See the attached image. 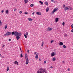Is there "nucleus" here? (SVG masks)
Segmentation results:
<instances>
[{
  "instance_id": "obj_12",
  "label": "nucleus",
  "mask_w": 73,
  "mask_h": 73,
  "mask_svg": "<svg viewBox=\"0 0 73 73\" xmlns=\"http://www.w3.org/2000/svg\"><path fill=\"white\" fill-rule=\"evenodd\" d=\"M58 19H59V18H56L55 21L56 22H58Z\"/></svg>"
},
{
  "instance_id": "obj_56",
  "label": "nucleus",
  "mask_w": 73,
  "mask_h": 73,
  "mask_svg": "<svg viewBox=\"0 0 73 73\" xmlns=\"http://www.w3.org/2000/svg\"><path fill=\"white\" fill-rule=\"evenodd\" d=\"M20 49L21 50V48L20 47Z\"/></svg>"
},
{
  "instance_id": "obj_29",
  "label": "nucleus",
  "mask_w": 73,
  "mask_h": 73,
  "mask_svg": "<svg viewBox=\"0 0 73 73\" xmlns=\"http://www.w3.org/2000/svg\"><path fill=\"white\" fill-rule=\"evenodd\" d=\"M67 36V34H64V37H66V36Z\"/></svg>"
},
{
  "instance_id": "obj_34",
  "label": "nucleus",
  "mask_w": 73,
  "mask_h": 73,
  "mask_svg": "<svg viewBox=\"0 0 73 73\" xmlns=\"http://www.w3.org/2000/svg\"><path fill=\"white\" fill-rule=\"evenodd\" d=\"M23 54H21V58H22V57H23Z\"/></svg>"
},
{
  "instance_id": "obj_11",
  "label": "nucleus",
  "mask_w": 73,
  "mask_h": 73,
  "mask_svg": "<svg viewBox=\"0 0 73 73\" xmlns=\"http://www.w3.org/2000/svg\"><path fill=\"white\" fill-rule=\"evenodd\" d=\"M69 9L68 7H66L64 8V10L65 11H67V10H69Z\"/></svg>"
},
{
  "instance_id": "obj_53",
  "label": "nucleus",
  "mask_w": 73,
  "mask_h": 73,
  "mask_svg": "<svg viewBox=\"0 0 73 73\" xmlns=\"http://www.w3.org/2000/svg\"><path fill=\"white\" fill-rule=\"evenodd\" d=\"M70 10H71V9H72V8L70 7Z\"/></svg>"
},
{
  "instance_id": "obj_44",
  "label": "nucleus",
  "mask_w": 73,
  "mask_h": 73,
  "mask_svg": "<svg viewBox=\"0 0 73 73\" xmlns=\"http://www.w3.org/2000/svg\"><path fill=\"white\" fill-rule=\"evenodd\" d=\"M1 57L2 58H4V56H1Z\"/></svg>"
},
{
  "instance_id": "obj_13",
  "label": "nucleus",
  "mask_w": 73,
  "mask_h": 73,
  "mask_svg": "<svg viewBox=\"0 0 73 73\" xmlns=\"http://www.w3.org/2000/svg\"><path fill=\"white\" fill-rule=\"evenodd\" d=\"M60 45V46H62V45H63V43L62 42H60L59 43Z\"/></svg>"
},
{
  "instance_id": "obj_60",
  "label": "nucleus",
  "mask_w": 73,
  "mask_h": 73,
  "mask_svg": "<svg viewBox=\"0 0 73 73\" xmlns=\"http://www.w3.org/2000/svg\"><path fill=\"white\" fill-rule=\"evenodd\" d=\"M21 52H22V51H21Z\"/></svg>"
},
{
  "instance_id": "obj_15",
  "label": "nucleus",
  "mask_w": 73,
  "mask_h": 73,
  "mask_svg": "<svg viewBox=\"0 0 73 73\" xmlns=\"http://www.w3.org/2000/svg\"><path fill=\"white\" fill-rule=\"evenodd\" d=\"M20 38V37H19V36H16V38L17 40H18L19 39V38Z\"/></svg>"
},
{
  "instance_id": "obj_16",
  "label": "nucleus",
  "mask_w": 73,
  "mask_h": 73,
  "mask_svg": "<svg viewBox=\"0 0 73 73\" xmlns=\"http://www.w3.org/2000/svg\"><path fill=\"white\" fill-rule=\"evenodd\" d=\"M24 2L25 4H27L28 3V0H24Z\"/></svg>"
},
{
  "instance_id": "obj_35",
  "label": "nucleus",
  "mask_w": 73,
  "mask_h": 73,
  "mask_svg": "<svg viewBox=\"0 0 73 73\" xmlns=\"http://www.w3.org/2000/svg\"><path fill=\"white\" fill-rule=\"evenodd\" d=\"M30 6H31V7H33V4H31L30 5Z\"/></svg>"
},
{
  "instance_id": "obj_39",
  "label": "nucleus",
  "mask_w": 73,
  "mask_h": 73,
  "mask_svg": "<svg viewBox=\"0 0 73 73\" xmlns=\"http://www.w3.org/2000/svg\"><path fill=\"white\" fill-rule=\"evenodd\" d=\"M67 70L68 71H70V70L69 68H68Z\"/></svg>"
},
{
  "instance_id": "obj_21",
  "label": "nucleus",
  "mask_w": 73,
  "mask_h": 73,
  "mask_svg": "<svg viewBox=\"0 0 73 73\" xmlns=\"http://www.w3.org/2000/svg\"><path fill=\"white\" fill-rule=\"evenodd\" d=\"M45 4L46 5H48V2H46L45 3Z\"/></svg>"
},
{
  "instance_id": "obj_2",
  "label": "nucleus",
  "mask_w": 73,
  "mask_h": 73,
  "mask_svg": "<svg viewBox=\"0 0 73 73\" xmlns=\"http://www.w3.org/2000/svg\"><path fill=\"white\" fill-rule=\"evenodd\" d=\"M11 35V32H8L4 36H10Z\"/></svg>"
},
{
  "instance_id": "obj_43",
  "label": "nucleus",
  "mask_w": 73,
  "mask_h": 73,
  "mask_svg": "<svg viewBox=\"0 0 73 73\" xmlns=\"http://www.w3.org/2000/svg\"><path fill=\"white\" fill-rule=\"evenodd\" d=\"M14 11H16V10H17V9H14Z\"/></svg>"
},
{
  "instance_id": "obj_48",
  "label": "nucleus",
  "mask_w": 73,
  "mask_h": 73,
  "mask_svg": "<svg viewBox=\"0 0 73 73\" xmlns=\"http://www.w3.org/2000/svg\"><path fill=\"white\" fill-rule=\"evenodd\" d=\"M37 53V52H35L34 54H36Z\"/></svg>"
},
{
  "instance_id": "obj_25",
  "label": "nucleus",
  "mask_w": 73,
  "mask_h": 73,
  "mask_svg": "<svg viewBox=\"0 0 73 73\" xmlns=\"http://www.w3.org/2000/svg\"><path fill=\"white\" fill-rule=\"evenodd\" d=\"M37 73H42V72L41 71H40L39 72H38H38H37Z\"/></svg>"
},
{
  "instance_id": "obj_7",
  "label": "nucleus",
  "mask_w": 73,
  "mask_h": 73,
  "mask_svg": "<svg viewBox=\"0 0 73 73\" xmlns=\"http://www.w3.org/2000/svg\"><path fill=\"white\" fill-rule=\"evenodd\" d=\"M36 14L38 15H41V13L39 12H37L36 13Z\"/></svg>"
},
{
  "instance_id": "obj_33",
  "label": "nucleus",
  "mask_w": 73,
  "mask_h": 73,
  "mask_svg": "<svg viewBox=\"0 0 73 73\" xmlns=\"http://www.w3.org/2000/svg\"><path fill=\"white\" fill-rule=\"evenodd\" d=\"M3 23L1 22V21L0 20V24H2Z\"/></svg>"
},
{
  "instance_id": "obj_27",
  "label": "nucleus",
  "mask_w": 73,
  "mask_h": 73,
  "mask_svg": "<svg viewBox=\"0 0 73 73\" xmlns=\"http://www.w3.org/2000/svg\"><path fill=\"white\" fill-rule=\"evenodd\" d=\"M11 34L12 35H15V33L14 32H12L11 33Z\"/></svg>"
},
{
  "instance_id": "obj_28",
  "label": "nucleus",
  "mask_w": 73,
  "mask_h": 73,
  "mask_svg": "<svg viewBox=\"0 0 73 73\" xmlns=\"http://www.w3.org/2000/svg\"><path fill=\"white\" fill-rule=\"evenodd\" d=\"M9 67L8 66L7 69V71H8V70H9Z\"/></svg>"
},
{
  "instance_id": "obj_26",
  "label": "nucleus",
  "mask_w": 73,
  "mask_h": 73,
  "mask_svg": "<svg viewBox=\"0 0 73 73\" xmlns=\"http://www.w3.org/2000/svg\"><path fill=\"white\" fill-rule=\"evenodd\" d=\"M43 45H44V42H42V46H43Z\"/></svg>"
},
{
  "instance_id": "obj_10",
  "label": "nucleus",
  "mask_w": 73,
  "mask_h": 73,
  "mask_svg": "<svg viewBox=\"0 0 73 73\" xmlns=\"http://www.w3.org/2000/svg\"><path fill=\"white\" fill-rule=\"evenodd\" d=\"M38 53H37L36 54V55L35 56V58H38Z\"/></svg>"
},
{
  "instance_id": "obj_4",
  "label": "nucleus",
  "mask_w": 73,
  "mask_h": 73,
  "mask_svg": "<svg viewBox=\"0 0 73 73\" xmlns=\"http://www.w3.org/2000/svg\"><path fill=\"white\" fill-rule=\"evenodd\" d=\"M57 10H58V8L56 7L54 9V10L52 12V13H54L56 12V11H57Z\"/></svg>"
},
{
  "instance_id": "obj_55",
  "label": "nucleus",
  "mask_w": 73,
  "mask_h": 73,
  "mask_svg": "<svg viewBox=\"0 0 73 73\" xmlns=\"http://www.w3.org/2000/svg\"><path fill=\"white\" fill-rule=\"evenodd\" d=\"M4 46H5V45H3V47H4Z\"/></svg>"
},
{
  "instance_id": "obj_51",
  "label": "nucleus",
  "mask_w": 73,
  "mask_h": 73,
  "mask_svg": "<svg viewBox=\"0 0 73 73\" xmlns=\"http://www.w3.org/2000/svg\"><path fill=\"white\" fill-rule=\"evenodd\" d=\"M29 50H27V52L29 53Z\"/></svg>"
},
{
  "instance_id": "obj_32",
  "label": "nucleus",
  "mask_w": 73,
  "mask_h": 73,
  "mask_svg": "<svg viewBox=\"0 0 73 73\" xmlns=\"http://www.w3.org/2000/svg\"><path fill=\"white\" fill-rule=\"evenodd\" d=\"M53 41H54V40H52L51 41V44H52V42H53Z\"/></svg>"
},
{
  "instance_id": "obj_23",
  "label": "nucleus",
  "mask_w": 73,
  "mask_h": 73,
  "mask_svg": "<svg viewBox=\"0 0 73 73\" xmlns=\"http://www.w3.org/2000/svg\"><path fill=\"white\" fill-rule=\"evenodd\" d=\"M52 60L53 61H55L56 60V58H55V57L53 58H52Z\"/></svg>"
},
{
  "instance_id": "obj_5",
  "label": "nucleus",
  "mask_w": 73,
  "mask_h": 73,
  "mask_svg": "<svg viewBox=\"0 0 73 73\" xmlns=\"http://www.w3.org/2000/svg\"><path fill=\"white\" fill-rule=\"evenodd\" d=\"M53 29L52 28L48 27L47 29V31H52Z\"/></svg>"
},
{
  "instance_id": "obj_49",
  "label": "nucleus",
  "mask_w": 73,
  "mask_h": 73,
  "mask_svg": "<svg viewBox=\"0 0 73 73\" xmlns=\"http://www.w3.org/2000/svg\"><path fill=\"white\" fill-rule=\"evenodd\" d=\"M46 61H44V64H45V63H46Z\"/></svg>"
},
{
  "instance_id": "obj_30",
  "label": "nucleus",
  "mask_w": 73,
  "mask_h": 73,
  "mask_svg": "<svg viewBox=\"0 0 73 73\" xmlns=\"http://www.w3.org/2000/svg\"><path fill=\"white\" fill-rule=\"evenodd\" d=\"M63 48H66V46L65 45H64L63 46Z\"/></svg>"
},
{
  "instance_id": "obj_37",
  "label": "nucleus",
  "mask_w": 73,
  "mask_h": 73,
  "mask_svg": "<svg viewBox=\"0 0 73 73\" xmlns=\"http://www.w3.org/2000/svg\"><path fill=\"white\" fill-rule=\"evenodd\" d=\"M24 13H25V15H27V14H28V13H27V12H25Z\"/></svg>"
},
{
  "instance_id": "obj_36",
  "label": "nucleus",
  "mask_w": 73,
  "mask_h": 73,
  "mask_svg": "<svg viewBox=\"0 0 73 73\" xmlns=\"http://www.w3.org/2000/svg\"><path fill=\"white\" fill-rule=\"evenodd\" d=\"M26 35H28V32L26 33Z\"/></svg>"
},
{
  "instance_id": "obj_59",
  "label": "nucleus",
  "mask_w": 73,
  "mask_h": 73,
  "mask_svg": "<svg viewBox=\"0 0 73 73\" xmlns=\"http://www.w3.org/2000/svg\"><path fill=\"white\" fill-rule=\"evenodd\" d=\"M50 68H53V67L52 66H51L50 67Z\"/></svg>"
},
{
  "instance_id": "obj_9",
  "label": "nucleus",
  "mask_w": 73,
  "mask_h": 73,
  "mask_svg": "<svg viewBox=\"0 0 73 73\" xmlns=\"http://www.w3.org/2000/svg\"><path fill=\"white\" fill-rule=\"evenodd\" d=\"M14 64L15 65H16V64H17V65H19V62H17V61H15L14 62Z\"/></svg>"
},
{
  "instance_id": "obj_38",
  "label": "nucleus",
  "mask_w": 73,
  "mask_h": 73,
  "mask_svg": "<svg viewBox=\"0 0 73 73\" xmlns=\"http://www.w3.org/2000/svg\"><path fill=\"white\" fill-rule=\"evenodd\" d=\"M19 13H20V14L22 13V11H20L19 12Z\"/></svg>"
},
{
  "instance_id": "obj_54",
  "label": "nucleus",
  "mask_w": 73,
  "mask_h": 73,
  "mask_svg": "<svg viewBox=\"0 0 73 73\" xmlns=\"http://www.w3.org/2000/svg\"><path fill=\"white\" fill-rule=\"evenodd\" d=\"M53 0H51V2H53Z\"/></svg>"
},
{
  "instance_id": "obj_8",
  "label": "nucleus",
  "mask_w": 73,
  "mask_h": 73,
  "mask_svg": "<svg viewBox=\"0 0 73 73\" xmlns=\"http://www.w3.org/2000/svg\"><path fill=\"white\" fill-rule=\"evenodd\" d=\"M55 55V54L54 53V52H52L51 53V56L52 57H53V56H54V55Z\"/></svg>"
},
{
  "instance_id": "obj_47",
  "label": "nucleus",
  "mask_w": 73,
  "mask_h": 73,
  "mask_svg": "<svg viewBox=\"0 0 73 73\" xmlns=\"http://www.w3.org/2000/svg\"><path fill=\"white\" fill-rule=\"evenodd\" d=\"M71 32H72V33H73V29H72L71 30Z\"/></svg>"
},
{
  "instance_id": "obj_20",
  "label": "nucleus",
  "mask_w": 73,
  "mask_h": 73,
  "mask_svg": "<svg viewBox=\"0 0 73 73\" xmlns=\"http://www.w3.org/2000/svg\"><path fill=\"white\" fill-rule=\"evenodd\" d=\"M39 3L41 4L42 5L43 4V2H42L41 1H39Z\"/></svg>"
},
{
  "instance_id": "obj_18",
  "label": "nucleus",
  "mask_w": 73,
  "mask_h": 73,
  "mask_svg": "<svg viewBox=\"0 0 73 73\" xmlns=\"http://www.w3.org/2000/svg\"><path fill=\"white\" fill-rule=\"evenodd\" d=\"M48 11H49V8L47 7L46 10V11L48 12Z\"/></svg>"
},
{
  "instance_id": "obj_22",
  "label": "nucleus",
  "mask_w": 73,
  "mask_h": 73,
  "mask_svg": "<svg viewBox=\"0 0 73 73\" xmlns=\"http://www.w3.org/2000/svg\"><path fill=\"white\" fill-rule=\"evenodd\" d=\"M24 36H25V38H27V35L25 34Z\"/></svg>"
},
{
  "instance_id": "obj_58",
  "label": "nucleus",
  "mask_w": 73,
  "mask_h": 73,
  "mask_svg": "<svg viewBox=\"0 0 73 73\" xmlns=\"http://www.w3.org/2000/svg\"><path fill=\"white\" fill-rule=\"evenodd\" d=\"M64 62H64V61H62V63H64Z\"/></svg>"
},
{
  "instance_id": "obj_31",
  "label": "nucleus",
  "mask_w": 73,
  "mask_h": 73,
  "mask_svg": "<svg viewBox=\"0 0 73 73\" xmlns=\"http://www.w3.org/2000/svg\"><path fill=\"white\" fill-rule=\"evenodd\" d=\"M62 25L63 26H65V22H63L62 23Z\"/></svg>"
},
{
  "instance_id": "obj_19",
  "label": "nucleus",
  "mask_w": 73,
  "mask_h": 73,
  "mask_svg": "<svg viewBox=\"0 0 73 73\" xmlns=\"http://www.w3.org/2000/svg\"><path fill=\"white\" fill-rule=\"evenodd\" d=\"M18 35L20 36L21 35V33H18Z\"/></svg>"
},
{
  "instance_id": "obj_57",
  "label": "nucleus",
  "mask_w": 73,
  "mask_h": 73,
  "mask_svg": "<svg viewBox=\"0 0 73 73\" xmlns=\"http://www.w3.org/2000/svg\"><path fill=\"white\" fill-rule=\"evenodd\" d=\"M39 61H41V60L40 58H39Z\"/></svg>"
},
{
  "instance_id": "obj_14",
  "label": "nucleus",
  "mask_w": 73,
  "mask_h": 73,
  "mask_svg": "<svg viewBox=\"0 0 73 73\" xmlns=\"http://www.w3.org/2000/svg\"><path fill=\"white\" fill-rule=\"evenodd\" d=\"M5 12L7 14H8V13H9V11L8 10V9L6 10L5 11Z\"/></svg>"
},
{
  "instance_id": "obj_41",
  "label": "nucleus",
  "mask_w": 73,
  "mask_h": 73,
  "mask_svg": "<svg viewBox=\"0 0 73 73\" xmlns=\"http://www.w3.org/2000/svg\"><path fill=\"white\" fill-rule=\"evenodd\" d=\"M11 38L9 39V41H11Z\"/></svg>"
},
{
  "instance_id": "obj_52",
  "label": "nucleus",
  "mask_w": 73,
  "mask_h": 73,
  "mask_svg": "<svg viewBox=\"0 0 73 73\" xmlns=\"http://www.w3.org/2000/svg\"><path fill=\"white\" fill-rule=\"evenodd\" d=\"M2 56V55H1V54H0V57H1Z\"/></svg>"
},
{
  "instance_id": "obj_1",
  "label": "nucleus",
  "mask_w": 73,
  "mask_h": 73,
  "mask_svg": "<svg viewBox=\"0 0 73 73\" xmlns=\"http://www.w3.org/2000/svg\"><path fill=\"white\" fill-rule=\"evenodd\" d=\"M27 54H25V58L26 60V65H28V63H29V59H28V58L27 57Z\"/></svg>"
},
{
  "instance_id": "obj_40",
  "label": "nucleus",
  "mask_w": 73,
  "mask_h": 73,
  "mask_svg": "<svg viewBox=\"0 0 73 73\" xmlns=\"http://www.w3.org/2000/svg\"><path fill=\"white\" fill-rule=\"evenodd\" d=\"M65 7H66L65 5H63V7L65 8Z\"/></svg>"
},
{
  "instance_id": "obj_3",
  "label": "nucleus",
  "mask_w": 73,
  "mask_h": 73,
  "mask_svg": "<svg viewBox=\"0 0 73 73\" xmlns=\"http://www.w3.org/2000/svg\"><path fill=\"white\" fill-rule=\"evenodd\" d=\"M39 70H43V72H42V73H47V72H46V71L45 69H43L42 68H40Z\"/></svg>"
},
{
  "instance_id": "obj_45",
  "label": "nucleus",
  "mask_w": 73,
  "mask_h": 73,
  "mask_svg": "<svg viewBox=\"0 0 73 73\" xmlns=\"http://www.w3.org/2000/svg\"><path fill=\"white\" fill-rule=\"evenodd\" d=\"M3 12H4V11L3 10H2L1 11V13H3Z\"/></svg>"
},
{
  "instance_id": "obj_24",
  "label": "nucleus",
  "mask_w": 73,
  "mask_h": 73,
  "mask_svg": "<svg viewBox=\"0 0 73 73\" xmlns=\"http://www.w3.org/2000/svg\"><path fill=\"white\" fill-rule=\"evenodd\" d=\"M7 25H6V26L5 27V29H7Z\"/></svg>"
},
{
  "instance_id": "obj_46",
  "label": "nucleus",
  "mask_w": 73,
  "mask_h": 73,
  "mask_svg": "<svg viewBox=\"0 0 73 73\" xmlns=\"http://www.w3.org/2000/svg\"><path fill=\"white\" fill-rule=\"evenodd\" d=\"M54 3H56V2L55 1H54L53 2Z\"/></svg>"
},
{
  "instance_id": "obj_17",
  "label": "nucleus",
  "mask_w": 73,
  "mask_h": 73,
  "mask_svg": "<svg viewBox=\"0 0 73 73\" xmlns=\"http://www.w3.org/2000/svg\"><path fill=\"white\" fill-rule=\"evenodd\" d=\"M28 20H29V21H32V19L30 18H28Z\"/></svg>"
},
{
  "instance_id": "obj_50",
  "label": "nucleus",
  "mask_w": 73,
  "mask_h": 73,
  "mask_svg": "<svg viewBox=\"0 0 73 73\" xmlns=\"http://www.w3.org/2000/svg\"><path fill=\"white\" fill-rule=\"evenodd\" d=\"M34 13H35V12H34L33 13H32V15H34Z\"/></svg>"
},
{
  "instance_id": "obj_42",
  "label": "nucleus",
  "mask_w": 73,
  "mask_h": 73,
  "mask_svg": "<svg viewBox=\"0 0 73 73\" xmlns=\"http://www.w3.org/2000/svg\"><path fill=\"white\" fill-rule=\"evenodd\" d=\"M71 27H72V29H73V24H72L71 25Z\"/></svg>"
},
{
  "instance_id": "obj_6",
  "label": "nucleus",
  "mask_w": 73,
  "mask_h": 73,
  "mask_svg": "<svg viewBox=\"0 0 73 73\" xmlns=\"http://www.w3.org/2000/svg\"><path fill=\"white\" fill-rule=\"evenodd\" d=\"M14 35L15 36H18V32L17 31H15L14 32Z\"/></svg>"
}]
</instances>
